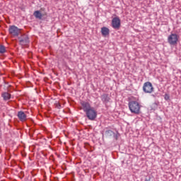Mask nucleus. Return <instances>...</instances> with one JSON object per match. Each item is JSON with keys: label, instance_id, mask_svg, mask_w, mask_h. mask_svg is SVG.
Returning a JSON list of instances; mask_svg holds the SVG:
<instances>
[{"label": "nucleus", "instance_id": "1", "mask_svg": "<svg viewBox=\"0 0 181 181\" xmlns=\"http://www.w3.org/2000/svg\"><path fill=\"white\" fill-rule=\"evenodd\" d=\"M81 105L82 107L83 112L86 113V116L90 121H94L97 118V112L94 107H91L90 103L87 101H81Z\"/></svg>", "mask_w": 181, "mask_h": 181}, {"label": "nucleus", "instance_id": "2", "mask_svg": "<svg viewBox=\"0 0 181 181\" xmlns=\"http://www.w3.org/2000/svg\"><path fill=\"white\" fill-rule=\"evenodd\" d=\"M129 110L132 114H141V104L136 100H131L128 103Z\"/></svg>", "mask_w": 181, "mask_h": 181}, {"label": "nucleus", "instance_id": "3", "mask_svg": "<svg viewBox=\"0 0 181 181\" xmlns=\"http://www.w3.org/2000/svg\"><path fill=\"white\" fill-rule=\"evenodd\" d=\"M177 40H179V35L177 34H170L168 37V42L171 46L177 45Z\"/></svg>", "mask_w": 181, "mask_h": 181}, {"label": "nucleus", "instance_id": "4", "mask_svg": "<svg viewBox=\"0 0 181 181\" xmlns=\"http://www.w3.org/2000/svg\"><path fill=\"white\" fill-rule=\"evenodd\" d=\"M143 91L146 94H151L153 91V86H152V83L147 81L144 83L143 86Z\"/></svg>", "mask_w": 181, "mask_h": 181}, {"label": "nucleus", "instance_id": "5", "mask_svg": "<svg viewBox=\"0 0 181 181\" xmlns=\"http://www.w3.org/2000/svg\"><path fill=\"white\" fill-rule=\"evenodd\" d=\"M8 32L10 35H12L13 36H19V33H21V29H19L16 25H11L8 29Z\"/></svg>", "mask_w": 181, "mask_h": 181}, {"label": "nucleus", "instance_id": "6", "mask_svg": "<svg viewBox=\"0 0 181 181\" xmlns=\"http://www.w3.org/2000/svg\"><path fill=\"white\" fill-rule=\"evenodd\" d=\"M112 26L113 29H118L121 28V20L118 17H115L112 20Z\"/></svg>", "mask_w": 181, "mask_h": 181}, {"label": "nucleus", "instance_id": "7", "mask_svg": "<svg viewBox=\"0 0 181 181\" xmlns=\"http://www.w3.org/2000/svg\"><path fill=\"white\" fill-rule=\"evenodd\" d=\"M20 45H27V43H29V36L28 35H23L21 37H18Z\"/></svg>", "mask_w": 181, "mask_h": 181}, {"label": "nucleus", "instance_id": "8", "mask_svg": "<svg viewBox=\"0 0 181 181\" xmlns=\"http://www.w3.org/2000/svg\"><path fill=\"white\" fill-rule=\"evenodd\" d=\"M100 98L103 104H108L111 101V98L107 93L101 95Z\"/></svg>", "mask_w": 181, "mask_h": 181}, {"label": "nucleus", "instance_id": "9", "mask_svg": "<svg viewBox=\"0 0 181 181\" xmlns=\"http://www.w3.org/2000/svg\"><path fill=\"white\" fill-rule=\"evenodd\" d=\"M17 117L21 122L26 121V119H28V116L23 111L18 112Z\"/></svg>", "mask_w": 181, "mask_h": 181}, {"label": "nucleus", "instance_id": "10", "mask_svg": "<svg viewBox=\"0 0 181 181\" xmlns=\"http://www.w3.org/2000/svg\"><path fill=\"white\" fill-rule=\"evenodd\" d=\"M101 33L103 36L105 37L106 36H108V35H110V29L107 27H103L101 28Z\"/></svg>", "mask_w": 181, "mask_h": 181}, {"label": "nucleus", "instance_id": "11", "mask_svg": "<svg viewBox=\"0 0 181 181\" xmlns=\"http://www.w3.org/2000/svg\"><path fill=\"white\" fill-rule=\"evenodd\" d=\"M1 97L4 100V101H8V100H11V95L7 92H4L1 94Z\"/></svg>", "mask_w": 181, "mask_h": 181}, {"label": "nucleus", "instance_id": "12", "mask_svg": "<svg viewBox=\"0 0 181 181\" xmlns=\"http://www.w3.org/2000/svg\"><path fill=\"white\" fill-rule=\"evenodd\" d=\"M33 16H35V18L36 19L42 20V18H43V15L42 14V13H40V11H35L33 13Z\"/></svg>", "mask_w": 181, "mask_h": 181}, {"label": "nucleus", "instance_id": "13", "mask_svg": "<svg viewBox=\"0 0 181 181\" xmlns=\"http://www.w3.org/2000/svg\"><path fill=\"white\" fill-rule=\"evenodd\" d=\"M158 107H159V101H156L151 105V110L152 111H156V110H158Z\"/></svg>", "mask_w": 181, "mask_h": 181}, {"label": "nucleus", "instance_id": "14", "mask_svg": "<svg viewBox=\"0 0 181 181\" xmlns=\"http://www.w3.org/2000/svg\"><path fill=\"white\" fill-rule=\"evenodd\" d=\"M105 135L107 137L112 136L114 135V132L112 130H106L105 132Z\"/></svg>", "mask_w": 181, "mask_h": 181}, {"label": "nucleus", "instance_id": "15", "mask_svg": "<svg viewBox=\"0 0 181 181\" xmlns=\"http://www.w3.org/2000/svg\"><path fill=\"white\" fill-rule=\"evenodd\" d=\"M6 52V49L5 48V46L4 45H0V53L1 54H4Z\"/></svg>", "mask_w": 181, "mask_h": 181}, {"label": "nucleus", "instance_id": "16", "mask_svg": "<svg viewBox=\"0 0 181 181\" xmlns=\"http://www.w3.org/2000/svg\"><path fill=\"white\" fill-rule=\"evenodd\" d=\"M164 100H165V101H169V100H170V96L169 95V94L165 93L164 95Z\"/></svg>", "mask_w": 181, "mask_h": 181}, {"label": "nucleus", "instance_id": "17", "mask_svg": "<svg viewBox=\"0 0 181 181\" xmlns=\"http://www.w3.org/2000/svg\"><path fill=\"white\" fill-rule=\"evenodd\" d=\"M56 108H58L59 110H60V108H62V105H60V103H56Z\"/></svg>", "mask_w": 181, "mask_h": 181}, {"label": "nucleus", "instance_id": "18", "mask_svg": "<svg viewBox=\"0 0 181 181\" xmlns=\"http://www.w3.org/2000/svg\"><path fill=\"white\" fill-rule=\"evenodd\" d=\"M112 136H114V138H115V139H118V134H115V132H114V134L112 135Z\"/></svg>", "mask_w": 181, "mask_h": 181}, {"label": "nucleus", "instance_id": "19", "mask_svg": "<svg viewBox=\"0 0 181 181\" xmlns=\"http://www.w3.org/2000/svg\"><path fill=\"white\" fill-rule=\"evenodd\" d=\"M151 96L153 97L154 98H156V93L152 94Z\"/></svg>", "mask_w": 181, "mask_h": 181}, {"label": "nucleus", "instance_id": "20", "mask_svg": "<svg viewBox=\"0 0 181 181\" xmlns=\"http://www.w3.org/2000/svg\"><path fill=\"white\" fill-rule=\"evenodd\" d=\"M31 132H35V129H31Z\"/></svg>", "mask_w": 181, "mask_h": 181}, {"label": "nucleus", "instance_id": "21", "mask_svg": "<svg viewBox=\"0 0 181 181\" xmlns=\"http://www.w3.org/2000/svg\"><path fill=\"white\" fill-rule=\"evenodd\" d=\"M151 180V177L148 178V181Z\"/></svg>", "mask_w": 181, "mask_h": 181}]
</instances>
